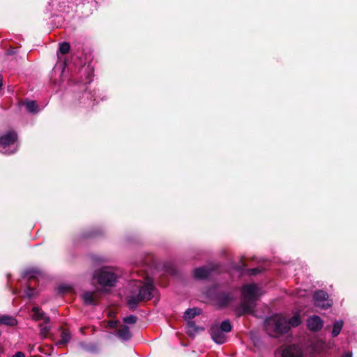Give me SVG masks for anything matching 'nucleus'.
<instances>
[{"instance_id": "f257e3e1", "label": "nucleus", "mask_w": 357, "mask_h": 357, "mask_svg": "<svg viewBox=\"0 0 357 357\" xmlns=\"http://www.w3.org/2000/svg\"><path fill=\"white\" fill-rule=\"evenodd\" d=\"M301 323V318L299 313L297 312L288 321L280 315L269 317L265 321V327L271 336L278 337L287 333L291 327L298 326Z\"/></svg>"}, {"instance_id": "f03ea898", "label": "nucleus", "mask_w": 357, "mask_h": 357, "mask_svg": "<svg viewBox=\"0 0 357 357\" xmlns=\"http://www.w3.org/2000/svg\"><path fill=\"white\" fill-rule=\"evenodd\" d=\"M119 273L113 267H102L94 273V278L102 287H113L117 282Z\"/></svg>"}, {"instance_id": "7ed1b4c3", "label": "nucleus", "mask_w": 357, "mask_h": 357, "mask_svg": "<svg viewBox=\"0 0 357 357\" xmlns=\"http://www.w3.org/2000/svg\"><path fill=\"white\" fill-rule=\"evenodd\" d=\"M260 295L259 291H243L242 301L237 309L238 312L240 314L252 313Z\"/></svg>"}, {"instance_id": "20e7f679", "label": "nucleus", "mask_w": 357, "mask_h": 357, "mask_svg": "<svg viewBox=\"0 0 357 357\" xmlns=\"http://www.w3.org/2000/svg\"><path fill=\"white\" fill-rule=\"evenodd\" d=\"M127 296V304L130 308H135L139 302L146 301L154 298L153 293L158 291H130Z\"/></svg>"}, {"instance_id": "39448f33", "label": "nucleus", "mask_w": 357, "mask_h": 357, "mask_svg": "<svg viewBox=\"0 0 357 357\" xmlns=\"http://www.w3.org/2000/svg\"><path fill=\"white\" fill-rule=\"evenodd\" d=\"M17 134L15 131H9L0 137V147L2 149V153L10 155L17 151V148L13 151H8L7 148L14 144L17 141Z\"/></svg>"}, {"instance_id": "423d86ee", "label": "nucleus", "mask_w": 357, "mask_h": 357, "mask_svg": "<svg viewBox=\"0 0 357 357\" xmlns=\"http://www.w3.org/2000/svg\"><path fill=\"white\" fill-rule=\"evenodd\" d=\"M105 234L101 227H94L84 231L77 236L78 241H84L102 236Z\"/></svg>"}, {"instance_id": "0eeeda50", "label": "nucleus", "mask_w": 357, "mask_h": 357, "mask_svg": "<svg viewBox=\"0 0 357 357\" xmlns=\"http://www.w3.org/2000/svg\"><path fill=\"white\" fill-rule=\"evenodd\" d=\"M131 284H132L136 288L135 290L148 291L155 289L153 280L149 277H146L145 280L132 279Z\"/></svg>"}, {"instance_id": "6e6552de", "label": "nucleus", "mask_w": 357, "mask_h": 357, "mask_svg": "<svg viewBox=\"0 0 357 357\" xmlns=\"http://www.w3.org/2000/svg\"><path fill=\"white\" fill-rule=\"evenodd\" d=\"M315 305L322 309H326L331 306V301L328 299L326 291H316L314 294Z\"/></svg>"}, {"instance_id": "1a4fd4ad", "label": "nucleus", "mask_w": 357, "mask_h": 357, "mask_svg": "<svg viewBox=\"0 0 357 357\" xmlns=\"http://www.w3.org/2000/svg\"><path fill=\"white\" fill-rule=\"evenodd\" d=\"M277 356L280 357H301L299 349L294 345L282 347L276 353Z\"/></svg>"}, {"instance_id": "9d476101", "label": "nucleus", "mask_w": 357, "mask_h": 357, "mask_svg": "<svg viewBox=\"0 0 357 357\" xmlns=\"http://www.w3.org/2000/svg\"><path fill=\"white\" fill-rule=\"evenodd\" d=\"M246 266H247V265L245 263L243 258L241 259L239 264L234 265V268L236 271H238V272H241V273H243L244 272V271H245L247 275H256L259 273H261L264 271V268L261 266L245 270Z\"/></svg>"}, {"instance_id": "9b49d317", "label": "nucleus", "mask_w": 357, "mask_h": 357, "mask_svg": "<svg viewBox=\"0 0 357 357\" xmlns=\"http://www.w3.org/2000/svg\"><path fill=\"white\" fill-rule=\"evenodd\" d=\"M306 324L310 331H318L323 327L324 321L319 316L313 315L307 319Z\"/></svg>"}, {"instance_id": "f8f14e48", "label": "nucleus", "mask_w": 357, "mask_h": 357, "mask_svg": "<svg viewBox=\"0 0 357 357\" xmlns=\"http://www.w3.org/2000/svg\"><path fill=\"white\" fill-rule=\"evenodd\" d=\"M211 335L213 341L217 344H223L226 341L225 333L220 330L218 326H214L211 328Z\"/></svg>"}, {"instance_id": "ddd939ff", "label": "nucleus", "mask_w": 357, "mask_h": 357, "mask_svg": "<svg viewBox=\"0 0 357 357\" xmlns=\"http://www.w3.org/2000/svg\"><path fill=\"white\" fill-rule=\"evenodd\" d=\"M212 271V268L206 266H202L194 270V277L197 279L206 278Z\"/></svg>"}, {"instance_id": "4468645a", "label": "nucleus", "mask_w": 357, "mask_h": 357, "mask_svg": "<svg viewBox=\"0 0 357 357\" xmlns=\"http://www.w3.org/2000/svg\"><path fill=\"white\" fill-rule=\"evenodd\" d=\"M81 296L84 303L90 305L96 304L98 299L96 291H84Z\"/></svg>"}, {"instance_id": "2eb2a0df", "label": "nucleus", "mask_w": 357, "mask_h": 357, "mask_svg": "<svg viewBox=\"0 0 357 357\" xmlns=\"http://www.w3.org/2000/svg\"><path fill=\"white\" fill-rule=\"evenodd\" d=\"M33 314L31 315L32 319L34 321L43 320L45 323L47 324L50 322V318L45 316V314L40 311L38 307H33L32 308Z\"/></svg>"}, {"instance_id": "dca6fc26", "label": "nucleus", "mask_w": 357, "mask_h": 357, "mask_svg": "<svg viewBox=\"0 0 357 357\" xmlns=\"http://www.w3.org/2000/svg\"><path fill=\"white\" fill-rule=\"evenodd\" d=\"M233 297L229 293H223L218 296L216 303L220 306H225L227 304L232 303Z\"/></svg>"}, {"instance_id": "f3484780", "label": "nucleus", "mask_w": 357, "mask_h": 357, "mask_svg": "<svg viewBox=\"0 0 357 357\" xmlns=\"http://www.w3.org/2000/svg\"><path fill=\"white\" fill-rule=\"evenodd\" d=\"M23 105L29 113L37 114L38 112V106L36 101L26 100L24 101Z\"/></svg>"}, {"instance_id": "a211bd4d", "label": "nucleus", "mask_w": 357, "mask_h": 357, "mask_svg": "<svg viewBox=\"0 0 357 357\" xmlns=\"http://www.w3.org/2000/svg\"><path fill=\"white\" fill-rule=\"evenodd\" d=\"M118 335L119 337L122 339L123 340H128L131 337V333L130 332V329L128 326H123L122 327L119 331H118Z\"/></svg>"}, {"instance_id": "6ab92c4d", "label": "nucleus", "mask_w": 357, "mask_h": 357, "mask_svg": "<svg viewBox=\"0 0 357 357\" xmlns=\"http://www.w3.org/2000/svg\"><path fill=\"white\" fill-rule=\"evenodd\" d=\"M203 330L202 328H199L196 326L194 322L190 321L187 325V333L190 336H194L196 333H197L199 331Z\"/></svg>"}, {"instance_id": "aec40b11", "label": "nucleus", "mask_w": 357, "mask_h": 357, "mask_svg": "<svg viewBox=\"0 0 357 357\" xmlns=\"http://www.w3.org/2000/svg\"><path fill=\"white\" fill-rule=\"evenodd\" d=\"M0 324L7 326H15L17 324V321L13 317L4 315L0 317Z\"/></svg>"}, {"instance_id": "412c9836", "label": "nucleus", "mask_w": 357, "mask_h": 357, "mask_svg": "<svg viewBox=\"0 0 357 357\" xmlns=\"http://www.w3.org/2000/svg\"><path fill=\"white\" fill-rule=\"evenodd\" d=\"M201 312L200 310L198 308H190L188 309L184 314V318L185 319H190L194 318L197 314H199Z\"/></svg>"}, {"instance_id": "4be33fe9", "label": "nucleus", "mask_w": 357, "mask_h": 357, "mask_svg": "<svg viewBox=\"0 0 357 357\" xmlns=\"http://www.w3.org/2000/svg\"><path fill=\"white\" fill-rule=\"evenodd\" d=\"M71 338L70 333L67 330L61 332V340L58 341L57 344H64L70 342Z\"/></svg>"}, {"instance_id": "5701e85b", "label": "nucleus", "mask_w": 357, "mask_h": 357, "mask_svg": "<svg viewBox=\"0 0 357 357\" xmlns=\"http://www.w3.org/2000/svg\"><path fill=\"white\" fill-rule=\"evenodd\" d=\"M164 269L165 272L170 275L176 276L178 274V271L176 267L170 263L165 264Z\"/></svg>"}, {"instance_id": "b1692460", "label": "nucleus", "mask_w": 357, "mask_h": 357, "mask_svg": "<svg viewBox=\"0 0 357 357\" xmlns=\"http://www.w3.org/2000/svg\"><path fill=\"white\" fill-rule=\"evenodd\" d=\"M343 326V321L342 320L336 321L333 324V328L332 331V335L333 337L337 336Z\"/></svg>"}, {"instance_id": "393cba45", "label": "nucleus", "mask_w": 357, "mask_h": 357, "mask_svg": "<svg viewBox=\"0 0 357 357\" xmlns=\"http://www.w3.org/2000/svg\"><path fill=\"white\" fill-rule=\"evenodd\" d=\"M38 273L39 271L34 269L26 270L24 271L23 277L29 280H34L36 279V274Z\"/></svg>"}, {"instance_id": "a878e982", "label": "nucleus", "mask_w": 357, "mask_h": 357, "mask_svg": "<svg viewBox=\"0 0 357 357\" xmlns=\"http://www.w3.org/2000/svg\"><path fill=\"white\" fill-rule=\"evenodd\" d=\"M70 49V43L68 42H63L59 45V52L62 54H66L69 52Z\"/></svg>"}, {"instance_id": "bb28decb", "label": "nucleus", "mask_w": 357, "mask_h": 357, "mask_svg": "<svg viewBox=\"0 0 357 357\" xmlns=\"http://www.w3.org/2000/svg\"><path fill=\"white\" fill-rule=\"evenodd\" d=\"M219 328L224 333H228L231 330V323L229 322V321L225 320L221 323L220 327Z\"/></svg>"}, {"instance_id": "cd10ccee", "label": "nucleus", "mask_w": 357, "mask_h": 357, "mask_svg": "<svg viewBox=\"0 0 357 357\" xmlns=\"http://www.w3.org/2000/svg\"><path fill=\"white\" fill-rule=\"evenodd\" d=\"M40 335L43 338H45L50 331V326L47 325L40 324Z\"/></svg>"}, {"instance_id": "c85d7f7f", "label": "nucleus", "mask_w": 357, "mask_h": 357, "mask_svg": "<svg viewBox=\"0 0 357 357\" xmlns=\"http://www.w3.org/2000/svg\"><path fill=\"white\" fill-rule=\"evenodd\" d=\"M123 321L126 324H133L137 321V318L134 315H130L123 319Z\"/></svg>"}, {"instance_id": "c756f323", "label": "nucleus", "mask_w": 357, "mask_h": 357, "mask_svg": "<svg viewBox=\"0 0 357 357\" xmlns=\"http://www.w3.org/2000/svg\"><path fill=\"white\" fill-rule=\"evenodd\" d=\"M241 290H257V284H245L243 286L242 289Z\"/></svg>"}, {"instance_id": "7c9ffc66", "label": "nucleus", "mask_w": 357, "mask_h": 357, "mask_svg": "<svg viewBox=\"0 0 357 357\" xmlns=\"http://www.w3.org/2000/svg\"><path fill=\"white\" fill-rule=\"evenodd\" d=\"M56 290L61 291V290H73V289L70 287H67L65 285H61V286L58 287Z\"/></svg>"}, {"instance_id": "2f4dec72", "label": "nucleus", "mask_w": 357, "mask_h": 357, "mask_svg": "<svg viewBox=\"0 0 357 357\" xmlns=\"http://www.w3.org/2000/svg\"><path fill=\"white\" fill-rule=\"evenodd\" d=\"M116 324H117V321H109L107 323V326L109 328H114V327L116 326Z\"/></svg>"}, {"instance_id": "473e14b6", "label": "nucleus", "mask_w": 357, "mask_h": 357, "mask_svg": "<svg viewBox=\"0 0 357 357\" xmlns=\"http://www.w3.org/2000/svg\"><path fill=\"white\" fill-rule=\"evenodd\" d=\"M160 285L162 288H165L167 284V281L163 280V278L161 279V280L159 282Z\"/></svg>"}, {"instance_id": "72a5a7b5", "label": "nucleus", "mask_w": 357, "mask_h": 357, "mask_svg": "<svg viewBox=\"0 0 357 357\" xmlns=\"http://www.w3.org/2000/svg\"><path fill=\"white\" fill-rule=\"evenodd\" d=\"M13 357H25V356L24 353L19 351L14 354Z\"/></svg>"}, {"instance_id": "f704fd0d", "label": "nucleus", "mask_w": 357, "mask_h": 357, "mask_svg": "<svg viewBox=\"0 0 357 357\" xmlns=\"http://www.w3.org/2000/svg\"><path fill=\"white\" fill-rule=\"evenodd\" d=\"M27 290L31 291V290H36V289L33 287H29Z\"/></svg>"}, {"instance_id": "c9c22d12", "label": "nucleus", "mask_w": 357, "mask_h": 357, "mask_svg": "<svg viewBox=\"0 0 357 357\" xmlns=\"http://www.w3.org/2000/svg\"><path fill=\"white\" fill-rule=\"evenodd\" d=\"M344 357H351V354H346Z\"/></svg>"}, {"instance_id": "e433bc0d", "label": "nucleus", "mask_w": 357, "mask_h": 357, "mask_svg": "<svg viewBox=\"0 0 357 357\" xmlns=\"http://www.w3.org/2000/svg\"><path fill=\"white\" fill-rule=\"evenodd\" d=\"M2 86V78L0 77V89Z\"/></svg>"}]
</instances>
